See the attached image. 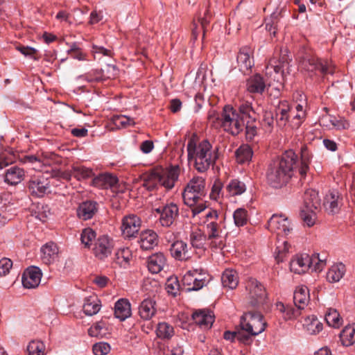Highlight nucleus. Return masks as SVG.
<instances>
[{
    "label": "nucleus",
    "mask_w": 355,
    "mask_h": 355,
    "mask_svg": "<svg viewBox=\"0 0 355 355\" xmlns=\"http://www.w3.org/2000/svg\"><path fill=\"white\" fill-rule=\"evenodd\" d=\"M189 162H193L194 168L200 173L207 171L218 158V148L213 149L207 139L197 143L195 136L191 137L187 146Z\"/></svg>",
    "instance_id": "1"
},
{
    "label": "nucleus",
    "mask_w": 355,
    "mask_h": 355,
    "mask_svg": "<svg viewBox=\"0 0 355 355\" xmlns=\"http://www.w3.org/2000/svg\"><path fill=\"white\" fill-rule=\"evenodd\" d=\"M297 156L292 150H286L279 159L273 161L266 173L268 184L273 188L285 186L293 175V169L296 164Z\"/></svg>",
    "instance_id": "2"
},
{
    "label": "nucleus",
    "mask_w": 355,
    "mask_h": 355,
    "mask_svg": "<svg viewBox=\"0 0 355 355\" xmlns=\"http://www.w3.org/2000/svg\"><path fill=\"white\" fill-rule=\"evenodd\" d=\"M207 120L211 126L236 136L245 127L243 118L239 112L230 105L224 106L220 114L214 109H210L207 113Z\"/></svg>",
    "instance_id": "3"
},
{
    "label": "nucleus",
    "mask_w": 355,
    "mask_h": 355,
    "mask_svg": "<svg viewBox=\"0 0 355 355\" xmlns=\"http://www.w3.org/2000/svg\"><path fill=\"white\" fill-rule=\"evenodd\" d=\"M179 174L180 167L178 165L165 170H153L144 176L143 186L148 190H153L157 184H159L167 189H171L178 180Z\"/></svg>",
    "instance_id": "4"
},
{
    "label": "nucleus",
    "mask_w": 355,
    "mask_h": 355,
    "mask_svg": "<svg viewBox=\"0 0 355 355\" xmlns=\"http://www.w3.org/2000/svg\"><path fill=\"white\" fill-rule=\"evenodd\" d=\"M207 239L211 248L222 249L225 246L224 239L221 236L220 225L217 223L218 214L216 210L210 209L205 214Z\"/></svg>",
    "instance_id": "5"
},
{
    "label": "nucleus",
    "mask_w": 355,
    "mask_h": 355,
    "mask_svg": "<svg viewBox=\"0 0 355 355\" xmlns=\"http://www.w3.org/2000/svg\"><path fill=\"white\" fill-rule=\"evenodd\" d=\"M206 195L205 180L201 177H193L189 180L182 193L184 202L192 206L200 201Z\"/></svg>",
    "instance_id": "6"
},
{
    "label": "nucleus",
    "mask_w": 355,
    "mask_h": 355,
    "mask_svg": "<svg viewBox=\"0 0 355 355\" xmlns=\"http://www.w3.org/2000/svg\"><path fill=\"white\" fill-rule=\"evenodd\" d=\"M239 326L257 336L265 330L266 322L260 313L249 311L241 316Z\"/></svg>",
    "instance_id": "7"
},
{
    "label": "nucleus",
    "mask_w": 355,
    "mask_h": 355,
    "mask_svg": "<svg viewBox=\"0 0 355 355\" xmlns=\"http://www.w3.org/2000/svg\"><path fill=\"white\" fill-rule=\"evenodd\" d=\"M301 69L309 72L320 73L322 76L334 73V66L327 60H322L315 56H306L301 61Z\"/></svg>",
    "instance_id": "8"
},
{
    "label": "nucleus",
    "mask_w": 355,
    "mask_h": 355,
    "mask_svg": "<svg viewBox=\"0 0 355 355\" xmlns=\"http://www.w3.org/2000/svg\"><path fill=\"white\" fill-rule=\"evenodd\" d=\"M245 288L248 294L249 303L252 306H259L265 302L266 289L256 279L249 278L246 282Z\"/></svg>",
    "instance_id": "9"
},
{
    "label": "nucleus",
    "mask_w": 355,
    "mask_h": 355,
    "mask_svg": "<svg viewBox=\"0 0 355 355\" xmlns=\"http://www.w3.org/2000/svg\"><path fill=\"white\" fill-rule=\"evenodd\" d=\"M268 229L278 236H285L293 230L291 221L282 214H273L268 221Z\"/></svg>",
    "instance_id": "10"
},
{
    "label": "nucleus",
    "mask_w": 355,
    "mask_h": 355,
    "mask_svg": "<svg viewBox=\"0 0 355 355\" xmlns=\"http://www.w3.org/2000/svg\"><path fill=\"white\" fill-rule=\"evenodd\" d=\"M50 182L48 178L42 174L31 176L29 179L27 188L33 196L41 198L49 193Z\"/></svg>",
    "instance_id": "11"
},
{
    "label": "nucleus",
    "mask_w": 355,
    "mask_h": 355,
    "mask_svg": "<svg viewBox=\"0 0 355 355\" xmlns=\"http://www.w3.org/2000/svg\"><path fill=\"white\" fill-rule=\"evenodd\" d=\"M118 71L116 66L107 64L100 71H92L84 76H80L79 78L89 83L98 82L106 79H114L118 76Z\"/></svg>",
    "instance_id": "12"
},
{
    "label": "nucleus",
    "mask_w": 355,
    "mask_h": 355,
    "mask_svg": "<svg viewBox=\"0 0 355 355\" xmlns=\"http://www.w3.org/2000/svg\"><path fill=\"white\" fill-rule=\"evenodd\" d=\"M155 211L160 215L159 218L160 224L166 227H171L179 216V208L173 202L156 208Z\"/></svg>",
    "instance_id": "13"
},
{
    "label": "nucleus",
    "mask_w": 355,
    "mask_h": 355,
    "mask_svg": "<svg viewBox=\"0 0 355 355\" xmlns=\"http://www.w3.org/2000/svg\"><path fill=\"white\" fill-rule=\"evenodd\" d=\"M141 220L135 214L124 216L121 221L122 234L125 238L135 237L141 227Z\"/></svg>",
    "instance_id": "14"
},
{
    "label": "nucleus",
    "mask_w": 355,
    "mask_h": 355,
    "mask_svg": "<svg viewBox=\"0 0 355 355\" xmlns=\"http://www.w3.org/2000/svg\"><path fill=\"white\" fill-rule=\"evenodd\" d=\"M254 49L248 46H243L240 49L237 58V64L239 71L245 73L250 71L254 65Z\"/></svg>",
    "instance_id": "15"
},
{
    "label": "nucleus",
    "mask_w": 355,
    "mask_h": 355,
    "mask_svg": "<svg viewBox=\"0 0 355 355\" xmlns=\"http://www.w3.org/2000/svg\"><path fill=\"white\" fill-rule=\"evenodd\" d=\"M311 257L308 254H296L290 261V270L296 274H303L309 269L313 270Z\"/></svg>",
    "instance_id": "16"
},
{
    "label": "nucleus",
    "mask_w": 355,
    "mask_h": 355,
    "mask_svg": "<svg viewBox=\"0 0 355 355\" xmlns=\"http://www.w3.org/2000/svg\"><path fill=\"white\" fill-rule=\"evenodd\" d=\"M113 246V241L109 236H100L95 242L94 253L98 259H103L111 254Z\"/></svg>",
    "instance_id": "17"
},
{
    "label": "nucleus",
    "mask_w": 355,
    "mask_h": 355,
    "mask_svg": "<svg viewBox=\"0 0 355 355\" xmlns=\"http://www.w3.org/2000/svg\"><path fill=\"white\" fill-rule=\"evenodd\" d=\"M289 57L287 50L281 51L279 57L277 58L273 57L270 60L268 65L266 67V73H270L272 70L277 74L281 73L283 76L284 69L288 68L289 64Z\"/></svg>",
    "instance_id": "18"
},
{
    "label": "nucleus",
    "mask_w": 355,
    "mask_h": 355,
    "mask_svg": "<svg viewBox=\"0 0 355 355\" xmlns=\"http://www.w3.org/2000/svg\"><path fill=\"white\" fill-rule=\"evenodd\" d=\"M42 276L41 270L38 267H29L23 273L22 284L26 288H35L39 286Z\"/></svg>",
    "instance_id": "19"
},
{
    "label": "nucleus",
    "mask_w": 355,
    "mask_h": 355,
    "mask_svg": "<svg viewBox=\"0 0 355 355\" xmlns=\"http://www.w3.org/2000/svg\"><path fill=\"white\" fill-rule=\"evenodd\" d=\"M182 282L184 285L188 286V291H198L206 285L207 281L195 270L188 271L183 276Z\"/></svg>",
    "instance_id": "20"
},
{
    "label": "nucleus",
    "mask_w": 355,
    "mask_h": 355,
    "mask_svg": "<svg viewBox=\"0 0 355 355\" xmlns=\"http://www.w3.org/2000/svg\"><path fill=\"white\" fill-rule=\"evenodd\" d=\"M167 266V259L164 253L156 252L148 257L147 266L153 274H157Z\"/></svg>",
    "instance_id": "21"
},
{
    "label": "nucleus",
    "mask_w": 355,
    "mask_h": 355,
    "mask_svg": "<svg viewBox=\"0 0 355 355\" xmlns=\"http://www.w3.org/2000/svg\"><path fill=\"white\" fill-rule=\"evenodd\" d=\"M170 252L171 256L179 261H186L191 257L187 243L183 241L173 242L171 245Z\"/></svg>",
    "instance_id": "22"
},
{
    "label": "nucleus",
    "mask_w": 355,
    "mask_h": 355,
    "mask_svg": "<svg viewBox=\"0 0 355 355\" xmlns=\"http://www.w3.org/2000/svg\"><path fill=\"white\" fill-rule=\"evenodd\" d=\"M343 205V198L338 191H332L326 195L324 206L327 211L330 214L338 213Z\"/></svg>",
    "instance_id": "23"
},
{
    "label": "nucleus",
    "mask_w": 355,
    "mask_h": 355,
    "mask_svg": "<svg viewBox=\"0 0 355 355\" xmlns=\"http://www.w3.org/2000/svg\"><path fill=\"white\" fill-rule=\"evenodd\" d=\"M41 259L46 265H49L58 259L59 250L53 242H49L41 248Z\"/></svg>",
    "instance_id": "24"
},
{
    "label": "nucleus",
    "mask_w": 355,
    "mask_h": 355,
    "mask_svg": "<svg viewBox=\"0 0 355 355\" xmlns=\"http://www.w3.org/2000/svg\"><path fill=\"white\" fill-rule=\"evenodd\" d=\"M194 322L204 329L211 328L214 321L213 313L207 310H199L192 315Z\"/></svg>",
    "instance_id": "25"
},
{
    "label": "nucleus",
    "mask_w": 355,
    "mask_h": 355,
    "mask_svg": "<svg viewBox=\"0 0 355 355\" xmlns=\"http://www.w3.org/2000/svg\"><path fill=\"white\" fill-rule=\"evenodd\" d=\"M139 243L144 250H152L158 244V236L153 230H145L140 234Z\"/></svg>",
    "instance_id": "26"
},
{
    "label": "nucleus",
    "mask_w": 355,
    "mask_h": 355,
    "mask_svg": "<svg viewBox=\"0 0 355 355\" xmlns=\"http://www.w3.org/2000/svg\"><path fill=\"white\" fill-rule=\"evenodd\" d=\"M25 177V171L22 168L12 166L8 168L4 175V181L10 185L19 184Z\"/></svg>",
    "instance_id": "27"
},
{
    "label": "nucleus",
    "mask_w": 355,
    "mask_h": 355,
    "mask_svg": "<svg viewBox=\"0 0 355 355\" xmlns=\"http://www.w3.org/2000/svg\"><path fill=\"white\" fill-rule=\"evenodd\" d=\"M207 236L203 231L200 229H196L189 234V242L191 247L200 252L206 250Z\"/></svg>",
    "instance_id": "28"
},
{
    "label": "nucleus",
    "mask_w": 355,
    "mask_h": 355,
    "mask_svg": "<svg viewBox=\"0 0 355 355\" xmlns=\"http://www.w3.org/2000/svg\"><path fill=\"white\" fill-rule=\"evenodd\" d=\"M118 182L116 176L110 173H103L92 180V184L99 189H107L114 187Z\"/></svg>",
    "instance_id": "29"
},
{
    "label": "nucleus",
    "mask_w": 355,
    "mask_h": 355,
    "mask_svg": "<svg viewBox=\"0 0 355 355\" xmlns=\"http://www.w3.org/2000/svg\"><path fill=\"white\" fill-rule=\"evenodd\" d=\"M294 304L298 309H304L309 302V291L305 286H300L295 288L293 295Z\"/></svg>",
    "instance_id": "30"
},
{
    "label": "nucleus",
    "mask_w": 355,
    "mask_h": 355,
    "mask_svg": "<svg viewBox=\"0 0 355 355\" xmlns=\"http://www.w3.org/2000/svg\"><path fill=\"white\" fill-rule=\"evenodd\" d=\"M247 91L252 94H262L266 88L263 78L259 74H255L249 78L246 83Z\"/></svg>",
    "instance_id": "31"
},
{
    "label": "nucleus",
    "mask_w": 355,
    "mask_h": 355,
    "mask_svg": "<svg viewBox=\"0 0 355 355\" xmlns=\"http://www.w3.org/2000/svg\"><path fill=\"white\" fill-rule=\"evenodd\" d=\"M156 302L152 299H145L139 307L140 317L144 320H150L156 313Z\"/></svg>",
    "instance_id": "32"
},
{
    "label": "nucleus",
    "mask_w": 355,
    "mask_h": 355,
    "mask_svg": "<svg viewBox=\"0 0 355 355\" xmlns=\"http://www.w3.org/2000/svg\"><path fill=\"white\" fill-rule=\"evenodd\" d=\"M114 315L121 321L125 320L131 315L130 303L128 300L120 299L115 303Z\"/></svg>",
    "instance_id": "33"
},
{
    "label": "nucleus",
    "mask_w": 355,
    "mask_h": 355,
    "mask_svg": "<svg viewBox=\"0 0 355 355\" xmlns=\"http://www.w3.org/2000/svg\"><path fill=\"white\" fill-rule=\"evenodd\" d=\"M96 202L87 201L82 203L77 211L78 217L84 220L92 218L97 211Z\"/></svg>",
    "instance_id": "34"
},
{
    "label": "nucleus",
    "mask_w": 355,
    "mask_h": 355,
    "mask_svg": "<svg viewBox=\"0 0 355 355\" xmlns=\"http://www.w3.org/2000/svg\"><path fill=\"white\" fill-rule=\"evenodd\" d=\"M305 208L309 210H316L320 206V198L318 193L313 189H308L304 196Z\"/></svg>",
    "instance_id": "35"
},
{
    "label": "nucleus",
    "mask_w": 355,
    "mask_h": 355,
    "mask_svg": "<svg viewBox=\"0 0 355 355\" xmlns=\"http://www.w3.org/2000/svg\"><path fill=\"white\" fill-rule=\"evenodd\" d=\"M221 282L223 286L230 289H234L239 284V277L236 271L232 269H226L222 274Z\"/></svg>",
    "instance_id": "36"
},
{
    "label": "nucleus",
    "mask_w": 355,
    "mask_h": 355,
    "mask_svg": "<svg viewBox=\"0 0 355 355\" xmlns=\"http://www.w3.org/2000/svg\"><path fill=\"white\" fill-rule=\"evenodd\" d=\"M346 272L345 266L341 263L333 265L327 273V279L331 283L339 282Z\"/></svg>",
    "instance_id": "37"
},
{
    "label": "nucleus",
    "mask_w": 355,
    "mask_h": 355,
    "mask_svg": "<svg viewBox=\"0 0 355 355\" xmlns=\"http://www.w3.org/2000/svg\"><path fill=\"white\" fill-rule=\"evenodd\" d=\"M101 301L96 296H89L85 300L83 311L87 315H94L101 309Z\"/></svg>",
    "instance_id": "38"
},
{
    "label": "nucleus",
    "mask_w": 355,
    "mask_h": 355,
    "mask_svg": "<svg viewBox=\"0 0 355 355\" xmlns=\"http://www.w3.org/2000/svg\"><path fill=\"white\" fill-rule=\"evenodd\" d=\"M340 340L343 345L349 347L355 343V325L349 324L340 333Z\"/></svg>",
    "instance_id": "39"
},
{
    "label": "nucleus",
    "mask_w": 355,
    "mask_h": 355,
    "mask_svg": "<svg viewBox=\"0 0 355 355\" xmlns=\"http://www.w3.org/2000/svg\"><path fill=\"white\" fill-rule=\"evenodd\" d=\"M156 334L160 339L169 340L174 336L175 330L171 324L166 322H161L157 324Z\"/></svg>",
    "instance_id": "40"
},
{
    "label": "nucleus",
    "mask_w": 355,
    "mask_h": 355,
    "mask_svg": "<svg viewBox=\"0 0 355 355\" xmlns=\"http://www.w3.org/2000/svg\"><path fill=\"white\" fill-rule=\"evenodd\" d=\"M253 152L248 144L241 145L235 152L236 161L239 164L248 163L252 157Z\"/></svg>",
    "instance_id": "41"
},
{
    "label": "nucleus",
    "mask_w": 355,
    "mask_h": 355,
    "mask_svg": "<svg viewBox=\"0 0 355 355\" xmlns=\"http://www.w3.org/2000/svg\"><path fill=\"white\" fill-rule=\"evenodd\" d=\"M277 308L283 313V317L286 320L297 318L300 314L302 309H295L291 305H285L282 302L277 304Z\"/></svg>",
    "instance_id": "42"
},
{
    "label": "nucleus",
    "mask_w": 355,
    "mask_h": 355,
    "mask_svg": "<svg viewBox=\"0 0 355 355\" xmlns=\"http://www.w3.org/2000/svg\"><path fill=\"white\" fill-rule=\"evenodd\" d=\"M325 320L329 326L338 328L343 324V318L339 312L334 308H329L325 314Z\"/></svg>",
    "instance_id": "43"
},
{
    "label": "nucleus",
    "mask_w": 355,
    "mask_h": 355,
    "mask_svg": "<svg viewBox=\"0 0 355 355\" xmlns=\"http://www.w3.org/2000/svg\"><path fill=\"white\" fill-rule=\"evenodd\" d=\"M225 189L230 196H234L243 193L246 190V187L243 182L234 179L227 184Z\"/></svg>",
    "instance_id": "44"
},
{
    "label": "nucleus",
    "mask_w": 355,
    "mask_h": 355,
    "mask_svg": "<svg viewBox=\"0 0 355 355\" xmlns=\"http://www.w3.org/2000/svg\"><path fill=\"white\" fill-rule=\"evenodd\" d=\"M132 258V253L129 248L119 250L115 254V262L121 267L126 268Z\"/></svg>",
    "instance_id": "45"
},
{
    "label": "nucleus",
    "mask_w": 355,
    "mask_h": 355,
    "mask_svg": "<svg viewBox=\"0 0 355 355\" xmlns=\"http://www.w3.org/2000/svg\"><path fill=\"white\" fill-rule=\"evenodd\" d=\"M71 174L78 180H85L92 178L94 175L92 168L83 166H73Z\"/></svg>",
    "instance_id": "46"
},
{
    "label": "nucleus",
    "mask_w": 355,
    "mask_h": 355,
    "mask_svg": "<svg viewBox=\"0 0 355 355\" xmlns=\"http://www.w3.org/2000/svg\"><path fill=\"white\" fill-rule=\"evenodd\" d=\"M92 53L95 58L101 59L103 56L113 57V51L111 47L106 48L102 45L93 43Z\"/></svg>",
    "instance_id": "47"
},
{
    "label": "nucleus",
    "mask_w": 355,
    "mask_h": 355,
    "mask_svg": "<svg viewBox=\"0 0 355 355\" xmlns=\"http://www.w3.org/2000/svg\"><path fill=\"white\" fill-rule=\"evenodd\" d=\"M274 119V114L272 112L268 110L263 112L261 125L265 132H272L275 125Z\"/></svg>",
    "instance_id": "48"
},
{
    "label": "nucleus",
    "mask_w": 355,
    "mask_h": 355,
    "mask_svg": "<svg viewBox=\"0 0 355 355\" xmlns=\"http://www.w3.org/2000/svg\"><path fill=\"white\" fill-rule=\"evenodd\" d=\"M165 286L166 291L169 295L175 297L179 293L180 286L177 277H168Z\"/></svg>",
    "instance_id": "49"
},
{
    "label": "nucleus",
    "mask_w": 355,
    "mask_h": 355,
    "mask_svg": "<svg viewBox=\"0 0 355 355\" xmlns=\"http://www.w3.org/2000/svg\"><path fill=\"white\" fill-rule=\"evenodd\" d=\"M239 114L243 118H249L254 120V111L252 108V103L248 101L241 102L239 106Z\"/></svg>",
    "instance_id": "50"
},
{
    "label": "nucleus",
    "mask_w": 355,
    "mask_h": 355,
    "mask_svg": "<svg viewBox=\"0 0 355 355\" xmlns=\"http://www.w3.org/2000/svg\"><path fill=\"white\" fill-rule=\"evenodd\" d=\"M27 350L29 355H44L45 345L40 340H32L29 343Z\"/></svg>",
    "instance_id": "51"
},
{
    "label": "nucleus",
    "mask_w": 355,
    "mask_h": 355,
    "mask_svg": "<svg viewBox=\"0 0 355 355\" xmlns=\"http://www.w3.org/2000/svg\"><path fill=\"white\" fill-rule=\"evenodd\" d=\"M255 336L256 335H252V332L244 330L241 327H240V329H237L236 340L245 345H250Z\"/></svg>",
    "instance_id": "52"
},
{
    "label": "nucleus",
    "mask_w": 355,
    "mask_h": 355,
    "mask_svg": "<svg viewBox=\"0 0 355 355\" xmlns=\"http://www.w3.org/2000/svg\"><path fill=\"white\" fill-rule=\"evenodd\" d=\"M106 324L100 321L92 325L88 330V334L92 337H103L106 334Z\"/></svg>",
    "instance_id": "53"
},
{
    "label": "nucleus",
    "mask_w": 355,
    "mask_h": 355,
    "mask_svg": "<svg viewBox=\"0 0 355 355\" xmlns=\"http://www.w3.org/2000/svg\"><path fill=\"white\" fill-rule=\"evenodd\" d=\"M289 250V245L286 241H282V243L278 241V245L276 247L275 252V259L278 263L282 262L288 253Z\"/></svg>",
    "instance_id": "54"
},
{
    "label": "nucleus",
    "mask_w": 355,
    "mask_h": 355,
    "mask_svg": "<svg viewBox=\"0 0 355 355\" xmlns=\"http://www.w3.org/2000/svg\"><path fill=\"white\" fill-rule=\"evenodd\" d=\"M96 232L91 228H85L83 230L80 235L81 243L87 248L92 244L93 241L96 239Z\"/></svg>",
    "instance_id": "55"
},
{
    "label": "nucleus",
    "mask_w": 355,
    "mask_h": 355,
    "mask_svg": "<svg viewBox=\"0 0 355 355\" xmlns=\"http://www.w3.org/2000/svg\"><path fill=\"white\" fill-rule=\"evenodd\" d=\"M329 123H331V128H335L336 130H345L349 127V122L343 117H336L333 115H330Z\"/></svg>",
    "instance_id": "56"
},
{
    "label": "nucleus",
    "mask_w": 355,
    "mask_h": 355,
    "mask_svg": "<svg viewBox=\"0 0 355 355\" xmlns=\"http://www.w3.org/2000/svg\"><path fill=\"white\" fill-rule=\"evenodd\" d=\"M112 121L119 128H125L135 124L133 119L125 115L114 116Z\"/></svg>",
    "instance_id": "57"
},
{
    "label": "nucleus",
    "mask_w": 355,
    "mask_h": 355,
    "mask_svg": "<svg viewBox=\"0 0 355 355\" xmlns=\"http://www.w3.org/2000/svg\"><path fill=\"white\" fill-rule=\"evenodd\" d=\"M311 265L313 271L320 272L326 266V259L324 256L320 257L319 254H314L311 256Z\"/></svg>",
    "instance_id": "58"
},
{
    "label": "nucleus",
    "mask_w": 355,
    "mask_h": 355,
    "mask_svg": "<svg viewBox=\"0 0 355 355\" xmlns=\"http://www.w3.org/2000/svg\"><path fill=\"white\" fill-rule=\"evenodd\" d=\"M247 211L245 209H237L233 215L234 223L237 227L245 225L248 221Z\"/></svg>",
    "instance_id": "59"
},
{
    "label": "nucleus",
    "mask_w": 355,
    "mask_h": 355,
    "mask_svg": "<svg viewBox=\"0 0 355 355\" xmlns=\"http://www.w3.org/2000/svg\"><path fill=\"white\" fill-rule=\"evenodd\" d=\"M308 320L309 322L306 323L305 326L309 334H317L322 330L323 325L317 318H313L311 320L309 319Z\"/></svg>",
    "instance_id": "60"
},
{
    "label": "nucleus",
    "mask_w": 355,
    "mask_h": 355,
    "mask_svg": "<svg viewBox=\"0 0 355 355\" xmlns=\"http://www.w3.org/2000/svg\"><path fill=\"white\" fill-rule=\"evenodd\" d=\"M314 211L306 209L301 211V218L308 227H312L315 223V214Z\"/></svg>",
    "instance_id": "61"
},
{
    "label": "nucleus",
    "mask_w": 355,
    "mask_h": 355,
    "mask_svg": "<svg viewBox=\"0 0 355 355\" xmlns=\"http://www.w3.org/2000/svg\"><path fill=\"white\" fill-rule=\"evenodd\" d=\"M92 350L95 355H107L110 352V346L107 343L101 342L94 345Z\"/></svg>",
    "instance_id": "62"
},
{
    "label": "nucleus",
    "mask_w": 355,
    "mask_h": 355,
    "mask_svg": "<svg viewBox=\"0 0 355 355\" xmlns=\"http://www.w3.org/2000/svg\"><path fill=\"white\" fill-rule=\"evenodd\" d=\"M189 207L191 208V217L193 218H196L198 215L203 212L207 208L203 198L196 204Z\"/></svg>",
    "instance_id": "63"
},
{
    "label": "nucleus",
    "mask_w": 355,
    "mask_h": 355,
    "mask_svg": "<svg viewBox=\"0 0 355 355\" xmlns=\"http://www.w3.org/2000/svg\"><path fill=\"white\" fill-rule=\"evenodd\" d=\"M12 266V262L10 259L3 258L0 260V277L9 273Z\"/></svg>",
    "instance_id": "64"
}]
</instances>
